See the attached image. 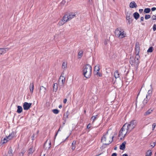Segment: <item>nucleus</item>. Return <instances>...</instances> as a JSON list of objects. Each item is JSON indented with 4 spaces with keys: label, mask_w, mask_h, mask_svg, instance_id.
Returning <instances> with one entry per match:
<instances>
[{
    "label": "nucleus",
    "mask_w": 156,
    "mask_h": 156,
    "mask_svg": "<svg viewBox=\"0 0 156 156\" xmlns=\"http://www.w3.org/2000/svg\"><path fill=\"white\" fill-rule=\"evenodd\" d=\"M15 135V133L14 132H12L10 134L8 137H7V139L9 140L12 139Z\"/></svg>",
    "instance_id": "16"
},
{
    "label": "nucleus",
    "mask_w": 156,
    "mask_h": 156,
    "mask_svg": "<svg viewBox=\"0 0 156 156\" xmlns=\"http://www.w3.org/2000/svg\"><path fill=\"white\" fill-rule=\"evenodd\" d=\"M12 150L11 147L9 148V151H8V154L10 156H13V154L12 153Z\"/></svg>",
    "instance_id": "29"
},
{
    "label": "nucleus",
    "mask_w": 156,
    "mask_h": 156,
    "mask_svg": "<svg viewBox=\"0 0 156 156\" xmlns=\"http://www.w3.org/2000/svg\"><path fill=\"white\" fill-rule=\"evenodd\" d=\"M61 130H60V128H59V129H58V131H60Z\"/></svg>",
    "instance_id": "57"
},
{
    "label": "nucleus",
    "mask_w": 156,
    "mask_h": 156,
    "mask_svg": "<svg viewBox=\"0 0 156 156\" xmlns=\"http://www.w3.org/2000/svg\"><path fill=\"white\" fill-rule=\"evenodd\" d=\"M114 76L115 79L119 78V74L118 72V71H115L114 73Z\"/></svg>",
    "instance_id": "21"
},
{
    "label": "nucleus",
    "mask_w": 156,
    "mask_h": 156,
    "mask_svg": "<svg viewBox=\"0 0 156 156\" xmlns=\"http://www.w3.org/2000/svg\"><path fill=\"white\" fill-rule=\"evenodd\" d=\"M115 36L119 38L125 37L126 35L124 30L120 27L118 28L115 30Z\"/></svg>",
    "instance_id": "5"
},
{
    "label": "nucleus",
    "mask_w": 156,
    "mask_h": 156,
    "mask_svg": "<svg viewBox=\"0 0 156 156\" xmlns=\"http://www.w3.org/2000/svg\"><path fill=\"white\" fill-rule=\"evenodd\" d=\"M143 10L142 9H140L139 10V11L140 13H141L143 11Z\"/></svg>",
    "instance_id": "52"
},
{
    "label": "nucleus",
    "mask_w": 156,
    "mask_h": 156,
    "mask_svg": "<svg viewBox=\"0 0 156 156\" xmlns=\"http://www.w3.org/2000/svg\"><path fill=\"white\" fill-rule=\"evenodd\" d=\"M94 74L98 76L101 77L102 76V74L100 73L99 72H97L94 73Z\"/></svg>",
    "instance_id": "36"
},
{
    "label": "nucleus",
    "mask_w": 156,
    "mask_h": 156,
    "mask_svg": "<svg viewBox=\"0 0 156 156\" xmlns=\"http://www.w3.org/2000/svg\"><path fill=\"white\" fill-rule=\"evenodd\" d=\"M34 149L33 148V147H31L29 149L28 151V153L30 154H32L34 151Z\"/></svg>",
    "instance_id": "28"
},
{
    "label": "nucleus",
    "mask_w": 156,
    "mask_h": 156,
    "mask_svg": "<svg viewBox=\"0 0 156 156\" xmlns=\"http://www.w3.org/2000/svg\"><path fill=\"white\" fill-rule=\"evenodd\" d=\"M69 137V136H68V137H66V140Z\"/></svg>",
    "instance_id": "58"
},
{
    "label": "nucleus",
    "mask_w": 156,
    "mask_h": 156,
    "mask_svg": "<svg viewBox=\"0 0 156 156\" xmlns=\"http://www.w3.org/2000/svg\"><path fill=\"white\" fill-rule=\"evenodd\" d=\"M137 122L136 120H133L129 123H126L124 126L130 132L136 126Z\"/></svg>",
    "instance_id": "4"
},
{
    "label": "nucleus",
    "mask_w": 156,
    "mask_h": 156,
    "mask_svg": "<svg viewBox=\"0 0 156 156\" xmlns=\"http://www.w3.org/2000/svg\"><path fill=\"white\" fill-rule=\"evenodd\" d=\"M4 156H7V155Z\"/></svg>",
    "instance_id": "60"
},
{
    "label": "nucleus",
    "mask_w": 156,
    "mask_h": 156,
    "mask_svg": "<svg viewBox=\"0 0 156 156\" xmlns=\"http://www.w3.org/2000/svg\"><path fill=\"white\" fill-rule=\"evenodd\" d=\"M135 49L136 55H139L140 51V48L139 43L138 42H136V44Z\"/></svg>",
    "instance_id": "13"
},
{
    "label": "nucleus",
    "mask_w": 156,
    "mask_h": 156,
    "mask_svg": "<svg viewBox=\"0 0 156 156\" xmlns=\"http://www.w3.org/2000/svg\"><path fill=\"white\" fill-rule=\"evenodd\" d=\"M126 144V141L123 142L122 144L120 145V149L121 150H123L125 148V145Z\"/></svg>",
    "instance_id": "19"
},
{
    "label": "nucleus",
    "mask_w": 156,
    "mask_h": 156,
    "mask_svg": "<svg viewBox=\"0 0 156 156\" xmlns=\"http://www.w3.org/2000/svg\"><path fill=\"white\" fill-rule=\"evenodd\" d=\"M68 115L66 113L64 115L63 119L65 120L68 118Z\"/></svg>",
    "instance_id": "41"
},
{
    "label": "nucleus",
    "mask_w": 156,
    "mask_h": 156,
    "mask_svg": "<svg viewBox=\"0 0 156 156\" xmlns=\"http://www.w3.org/2000/svg\"><path fill=\"white\" fill-rule=\"evenodd\" d=\"M62 105H60L59 106V108H62Z\"/></svg>",
    "instance_id": "54"
},
{
    "label": "nucleus",
    "mask_w": 156,
    "mask_h": 156,
    "mask_svg": "<svg viewBox=\"0 0 156 156\" xmlns=\"http://www.w3.org/2000/svg\"><path fill=\"white\" fill-rule=\"evenodd\" d=\"M91 66L89 64H86L83 68V74L86 78H89L91 76Z\"/></svg>",
    "instance_id": "2"
},
{
    "label": "nucleus",
    "mask_w": 156,
    "mask_h": 156,
    "mask_svg": "<svg viewBox=\"0 0 156 156\" xmlns=\"http://www.w3.org/2000/svg\"><path fill=\"white\" fill-rule=\"evenodd\" d=\"M153 51V48L152 47H150L149 48L147 51L148 52H151Z\"/></svg>",
    "instance_id": "39"
},
{
    "label": "nucleus",
    "mask_w": 156,
    "mask_h": 156,
    "mask_svg": "<svg viewBox=\"0 0 156 156\" xmlns=\"http://www.w3.org/2000/svg\"><path fill=\"white\" fill-rule=\"evenodd\" d=\"M151 147H154V146H155L156 145V143L155 142H152L151 143Z\"/></svg>",
    "instance_id": "42"
},
{
    "label": "nucleus",
    "mask_w": 156,
    "mask_h": 156,
    "mask_svg": "<svg viewBox=\"0 0 156 156\" xmlns=\"http://www.w3.org/2000/svg\"><path fill=\"white\" fill-rule=\"evenodd\" d=\"M133 16L135 19L137 20L139 18L140 15L138 12H135L133 13Z\"/></svg>",
    "instance_id": "24"
},
{
    "label": "nucleus",
    "mask_w": 156,
    "mask_h": 156,
    "mask_svg": "<svg viewBox=\"0 0 156 156\" xmlns=\"http://www.w3.org/2000/svg\"><path fill=\"white\" fill-rule=\"evenodd\" d=\"M153 110L151 109H149L147 110L145 113V115H147L151 113L152 112Z\"/></svg>",
    "instance_id": "32"
},
{
    "label": "nucleus",
    "mask_w": 156,
    "mask_h": 156,
    "mask_svg": "<svg viewBox=\"0 0 156 156\" xmlns=\"http://www.w3.org/2000/svg\"><path fill=\"white\" fill-rule=\"evenodd\" d=\"M114 136H111L108 132L104 135L102 137L101 142L105 145H108L113 141Z\"/></svg>",
    "instance_id": "3"
},
{
    "label": "nucleus",
    "mask_w": 156,
    "mask_h": 156,
    "mask_svg": "<svg viewBox=\"0 0 156 156\" xmlns=\"http://www.w3.org/2000/svg\"><path fill=\"white\" fill-rule=\"evenodd\" d=\"M122 156H128V155L127 154H123Z\"/></svg>",
    "instance_id": "53"
},
{
    "label": "nucleus",
    "mask_w": 156,
    "mask_h": 156,
    "mask_svg": "<svg viewBox=\"0 0 156 156\" xmlns=\"http://www.w3.org/2000/svg\"><path fill=\"white\" fill-rule=\"evenodd\" d=\"M58 86L57 83H55L54 84L53 91L56 92L58 90Z\"/></svg>",
    "instance_id": "22"
},
{
    "label": "nucleus",
    "mask_w": 156,
    "mask_h": 156,
    "mask_svg": "<svg viewBox=\"0 0 156 156\" xmlns=\"http://www.w3.org/2000/svg\"><path fill=\"white\" fill-rule=\"evenodd\" d=\"M137 5L134 1L132 2L129 4V7L131 8H136Z\"/></svg>",
    "instance_id": "18"
},
{
    "label": "nucleus",
    "mask_w": 156,
    "mask_h": 156,
    "mask_svg": "<svg viewBox=\"0 0 156 156\" xmlns=\"http://www.w3.org/2000/svg\"><path fill=\"white\" fill-rule=\"evenodd\" d=\"M67 67V62H63L62 64V68L65 70Z\"/></svg>",
    "instance_id": "23"
},
{
    "label": "nucleus",
    "mask_w": 156,
    "mask_h": 156,
    "mask_svg": "<svg viewBox=\"0 0 156 156\" xmlns=\"http://www.w3.org/2000/svg\"><path fill=\"white\" fill-rule=\"evenodd\" d=\"M151 10L152 11H154L156 10V8L154 7H153L151 8Z\"/></svg>",
    "instance_id": "48"
},
{
    "label": "nucleus",
    "mask_w": 156,
    "mask_h": 156,
    "mask_svg": "<svg viewBox=\"0 0 156 156\" xmlns=\"http://www.w3.org/2000/svg\"><path fill=\"white\" fill-rule=\"evenodd\" d=\"M151 89L148 90V94L147 95L146 98H145L143 101V103L144 105H145L147 103L149 100L151 96L152 93V85L151 84L150 85Z\"/></svg>",
    "instance_id": "8"
},
{
    "label": "nucleus",
    "mask_w": 156,
    "mask_h": 156,
    "mask_svg": "<svg viewBox=\"0 0 156 156\" xmlns=\"http://www.w3.org/2000/svg\"><path fill=\"white\" fill-rule=\"evenodd\" d=\"M91 126V124L90 123L87 126V129H89L90 128Z\"/></svg>",
    "instance_id": "46"
},
{
    "label": "nucleus",
    "mask_w": 156,
    "mask_h": 156,
    "mask_svg": "<svg viewBox=\"0 0 156 156\" xmlns=\"http://www.w3.org/2000/svg\"><path fill=\"white\" fill-rule=\"evenodd\" d=\"M152 19L153 20H156V14L155 15H153L152 16Z\"/></svg>",
    "instance_id": "43"
},
{
    "label": "nucleus",
    "mask_w": 156,
    "mask_h": 156,
    "mask_svg": "<svg viewBox=\"0 0 156 156\" xmlns=\"http://www.w3.org/2000/svg\"><path fill=\"white\" fill-rule=\"evenodd\" d=\"M9 49V48H0V55L5 53Z\"/></svg>",
    "instance_id": "14"
},
{
    "label": "nucleus",
    "mask_w": 156,
    "mask_h": 156,
    "mask_svg": "<svg viewBox=\"0 0 156 156\" xmlns=\"http://www.w3.org/2000/svg\"><path fill=\"white\" fill-rule=\"evenodd\" d=\"M76 141L75 140L73 141L72 144V149L73 150H75L76 148L75 145L76 144Z\"/></svg>",
    "instance_id": "26"
},
{
    "label": "nucleus",
    "mask_w": 156,
    "mask_h": 156,
    "mask_svg": "<svg viewBox=\"0 0 156 156\" xmlns=\"http://www.w3.org/2000/svg\"><path fill=\"white\" fill-rule=\"evenodd\" d=\"M117 156V154L116 153H113L111 156Z\"/></svg>",
    "instance_id": "49"
},
{
    "label": "nucleus",
    "mask_w": 156,
    "mask_h": 156,
    "mask_svg": "<svg viewBox=\"0 0 156 156\" xmlns=\"http://www.w3.org/2000/svg\"><path fill=\"white\" fill-rule=\"evenodd\" d=\"M129 133L130 132L123 125L119 133V137L120 138V139L121 140L123 139L125 136Z\"/></svg>",
    "instance_id": "6"
},
{
    "label": "nucleus",
    "mask_w": 156,
    "mask_h": 156,
    "mask_svg": "<svg viewBox=\"0 0 156 156\" xmlns=\"http://www.w3.org/2000/svg\"><path fill=\"white\" fill-rule=\"evenodd\" d=\"M92 0H88L89 2V3H91V1H92Z\"/></svg>",
    "instance_id": "55"
},
{
    "label": "nucleus",
    "mask_w": 156,
    "mask_h": 156,
    "mask_svg": "<svg viewBox=\"0 0 156 156\" xmlns=\"http://www.w3.org/2000/svg\"><path fill=\"white\" fill-rule=\"evenodd\" d=\"M46 88L43 86L40 87L38 95L39 97L43 96L45 94Z\"/></svg>",
    "instance_id": "10"
},
{
    "label": "nucleus",
    "mask_w": 156,
    "mask_h": 156,
    "mask_svg": "<svg viewBox=\"0 0 156 156\" xmlns=\"http://www.w3.org/2000/svg\"><path fill=\"white\" fill-rule=\"evenodd\" d=\"M65 81V77L61 75L59 79V85L60 86H63Z\"/></svg>",
    "instance_id": "12"
},
{
    "label": "nucleus",
    "mask_w": 156,
    "mask_h": 156,
    "mask_svg": "<svg viewBox=\"0 0 156 156\" xmlns=\"http://www.w3.org/2000/svg\"><path fill=\"white\" fill-rule=\"evenodd\" d=\"M23 108L21 106H17V112L18 113H20L22 112Z\"/></svg>",
    "instance_id": "20"
},
{
    "label": "nucleus",
    "mask_w": 156,
    "mask_h": 156,
    "mask_svg": "<svg viewBox=\"0 0 156 156\" xmlns=\"http://www.w3.org/2000/svg\"><path fill=\"white\" fill-rule=\"evenodd\" d=\"M31 103L24 102L23 105V107L24 110H28L31 107Z\"/></svg>",
    "instance_id": "11"
},
{
    "label": "nucleus",
    "mask_w": 156,
    "mask_h": 156,
    "mask_svg": "<svg viewBox=\"0 0 156 156\" xmlns=\"http://www.w3.org/2000/svg\"><path fill=\"white\" fill-rule=\"evenodd\" d=\"M92 99L94 100L93 101L92 100V103H94L95 102H97L98 99V98L96 96H94L92 97Z\"/></svg>",
    "instance_id": "27"
},
{
    "label": "nucleus",
    "mask_w": 156,
    "mask_h": 156,
    "mask_svg": "<svg viewBox=\"0 0 156 156\" xmlns=\"http://www.w3.org/2000/svg\"><path fill=\"white\" fill-rule=\"evenodd\" d=\"M153 30L154 31H155L156 30V25L154 24L153 26Z\"/></svg>",
    "instance_id": "45"
},
{
    "label": "nucleus",
    "mask_w": 156,
    "mask_h": 156,
    "mask_svg": "<svg viewBox=\"0 0 156 156\" xmlns=\"http://www.w3.org/2000/svg\"><path fill=\"white\" fill-rule=\"evenodd\" d=\"M66 3V1H64V0H63L61 2L60 4L61 5H64Z\"/></svg>",
    "instance_id": "44"
},
{
    "label": "nucleus",
    "mask_w": 156,
    "mask_h": 156,
    "mask_svg": "<svg viewBox=\"0 0 156 156\" xmlns=\"http://www.w3.org/2000/svg\"><path fill=\"white\" fill-rule=\"evenodd\" d=\"M100 68L99 65H97L95 66L94 73L97 72H99Z\"/></svg>",
    "instance_id": "25"
},
{
    "label": "nucleus",
    "mask_w": 156,
    "mask_h": 156,
    "mask_svg": "<svg viewBox=\"0 0 156 156\" xmlns=\"http://www.w3.org/2000/svg\"><path fill=\"white\" fill-rule=\"evenodd\" d=\"M152 152L151 150H148L146 153V156H151Z\"/></svg>",
    "instance_id": "34"
},
{
    "label": "nucleus",
    "mask_w": 156,
    "mask_h": 156,
    "mask_svg": "<svg viewBox=\"0 0 156 156\" xmlns=\"http://www.w3.org/2000/svg\"><path fill=\"white\" fill-rule=\"evenodd\" d=\"M151 9L150 8H147L144 9V12L145 13H149L150 12Z\"/></svg>",
    "instance_id": "35"
},
{
    "label": "nucleus",
    "mask_w": 156,
    "mask_h": 156,
    "mask_svg": "<svg viewBox=\"0 0 156 156\" xmlns=\"http://www.w3.org/2000/svg\"><path fill=\"white\" fill-rule=\"evenodd\" d=\"M140 58V55H136L135 57H130V63L132 65H133L134 66H138L139 63V59Z\"/></svg>",
    "instance_id": "7"
},
{
    "label": "nucleus",
    "mask_w": 156,
    "mask_h": 156,
    "mask_svg": "<svg viewBox=\"0 0 156 156\" xmlns=\"http://www.w3.org/2000/svg\"><path fill=\"white\" fill-rule=\"evenodd\" d=\"M30 90L31 94L33 92L34 88V84L33 83H30L29 85Z\"/></svg>",
    "instance_id": "17"
},
{
    "label": "nucleus",
    "mask_w": 156,
    "mask_h": 156,
    "mask_svg": "<svg viewBox=\"0 0 156 156\" xmlns=\"http://www.w3.org/2000/svg\"><path fill=\"white\" fill-rule=\"evenodd\" d=\"M83 51L82 50L79 51L78 54V57L79 58H80L83 55Z\"/></svg>",
    "instance_id": "31"
},
{
    "label": "nucleus",
    "mask_w": 156,
    "mask_h": 156,
    "mask_svg": "<svg viewBox=\"0 0 156 156\" xmlns=\"http://www.w3.org/2000/svg\"><path fill=\"white\" fill-rule=\"evenodd\" d=\"M98 118V115H96L94 116H92L91 118V120H93V123L94 122V121L96 120V119H97Z\"/></svg>",
    "instance_id": "30"
},
{
    "label": "nucleus",
    "mask_w": 156,
    "mask_h": 156,
    "mask_svg": "<svg viewBox=\"0 0 156 156\" xmlns=\"http://www.w3.org/2000/svg\"><path fill=\"white\" fill-rule=\"evenodd\" d=\"M156 126V124L155 123H153L152 125V130H154V128Z\"/></svg>",
    "instance_id": "47"
},
{
    "label": "nucleus",
    "mask_w": 156,
    "mask_h": 156,
    "mask_svg": "<svg viewBox=\"0 0 156 156\" xmlns=\"http://www.w3.org/2000/svg\"><path fill=\"white\" fill-rule=\"evenodd\" d=\"M52 112L55 114H58L59 112V111L57 109H54L52 110Z\"/></svg>",
    "instance_id": "38"
},
{
    "label": "nucleus",
    "mask_w": 156,
    "mask_h": 156,
    "mask_svg": "<svg viewBox=\"0 0 156 156\" xmlns=\"http://www.w3.org/2000/svg\"><path fill=\"white\" fill-rule=\"evenodd\" d=\"M104 44H107V42L106 41L105 42Z\"/></svg>",
    "instance_id": "56"
},
{
    "label": "nucleus",
    "mask_w": 156,
    "mask_h": 156,
    "mask_svg": "<svg viewBox=\"0 0 156 156\" xmlns=\"http://www.w3.org/2000/svg\"><path fill=\"white\" fill-rule=\"evenodd\" d=\"M67 101V100L66 99H65L63 100V103H66Z\"/></svg>",
    "instance_id": "51"
},
{
    "label": "nucleus",
    "mask_w": 156,
    "mask_h": 156,
    "mask_svg": "<svg viewBox=\"0 0 156 156\" xmlns=\"http://www.w3.org/2000/svg\"><path fill=\"white\" fill-rule=\"evenodd\" d=\"M77 12L72 13L64 15L61 20H60L58 25L60 26L63 25L67 22L76 17Z\"/></svg>",
    "instance_id": "1"
},
{
    "label": "nucleus",
    "mask_w": 156,
    "mask_h": 156,
    "mask_svg": "<svg viewBox=\"0 0 156 156\" xmlns=\"http://www.w3.org/2000/svg\"><path fill=\"white\" fill-rule=\"evenodd\" d=\"M151 18V16L149 15H146L145 18L146 20L148 19Z\"/></svg>",
    "instance_id": "40"
},
{
    "label": "nucleus",
    "mask_w": 156,
    "mask_h": 156,
    "mask_svg": "<svg viewBox=\"0 0 156 156\" xmlns=\"http://www.w3.org/2000/svg\"><path fill=\"white\" fill-rule=\"evenodd\" d=\"M57 133H56V135H55V136H57Z\"/></svg>",
    "instance_id": "59"
},
{
    "label": "nucleus",
    "mask_w": 156,
    "mask_h": 156,
    "mask_svg": "<svg viewBox=\"0 0 156 156\" xmlns=\"http://www.w3.org/2000/svg\"><path fill=\"white\" fill-rule=\"evenodd\" d=\"M9 140L7 139V137L6 138H4L3 140H2L1 141V143L3 144L5 143H6L7 141Z\"/></svg>",
    "instance_id": "33"
},
{
    "label": "nucleus",
    "mask_w": 156,
    "mask_h": 156,
    "mask_svg": "<svg viewBox=\"0 0 156 156\" xmlns=\"http://www.w3.org/2000/svg\"><path fill=\"white\" fill-rule=\"evenodd\" d=\"M51 144L50 141L48 142V140H47L45 143L44 147L46 149H49L51 147Z\"/></svg>",
    "instance_id": "15"
},
{
    "label": "nucleus",
    "mask_w": 156,
    "mask_h": 156,
    "mask_svg": "<svg viewBox=\"0 0 156 156\" xmlns=\"http://www.w3.org/2000/svg\"><path fill=\"white\" fill-rule=\"evenodd\" d=\"M126 23L128 24H130L133 21V18L132 14L130 12H127L126 15Z\"/></svg>",
    "instance_id": "9"
},
{
    "label": "nucleus",
    "mask_w": 156,
    "mask_h": 156,
    "mask_svg": "<svg viewBox=\"0 0 156 156\" xmlns=\"http://www.w3.org/2000/svg\"><path fill=\"white\" fill-rule=\"evenodd\" d=\"M144 18L143 16L141 17H140V20L141 21H143L144 20Z\"/></svg>",
    "instance_id": "50"
},
{
    "label": "nucleus",
    "mask_w": 156,
    "mask_h": 156,
    "mask_svg": "<svg viewBox=\"0 0 156 156\" xmlns=\"http://www.w3.org/2000/svg\"><path fill=\"white\" fill-rule=\"evenodd\" d=\"M25 151L24 150H22L19 154V156H23Z\"/></svg>",
    "instance_id": "37"
}]
</instances>
